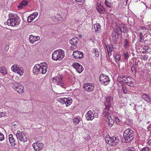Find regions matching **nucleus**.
Wrapping results in <instances>:
<instances>
[{"label": "nucleus", "instance_id": "obj_12", "mask_svg": "<svg viewBox=\"0 0 151 151\" xmlns=\"http://www.w3.org/2000/svg\"><path fill=\"white\" fill-rule=\"evenodd\" d=\"M110 139V145L115 146L119 141L118 137L116 136H113L111 137Z\"/></svg>", "mask_w": 151, "mask_h": 151}, {"label": "nucleus", "instance_id": "obj_3", "mask_svg": "<svg viewBox=\"0 0 151 151\" xmlns=\"http://www.w3.org/2000/svg\"><path fill=\"white\" fill-rule=\"evenodd\" d=\"M64 52L61 49L55 51L52 55V59L55 61L61 60L64 57Z\"/></svg>", "mask_w": 151, "mask_h": 151}, {"label": "nucleus", "instance_id": "obj_22", "mask_svg": "<svg viewBox=\"0 0 151 151\" xmlns=\"http://www.w3.org/2000/svg\"><path fill=\"white\" fill-rule=\"evenodd\" d=\"M119 29L120 31L121 32L126 33L127 31V27L124 24H122L119 26Z\"/></svg>", "mask_w": 151, "mask_h": 151}, {"label": "nucleus", "instance_id": "obj_52", "mask_svg": "<svg viewBox=\"0 0 151 151\" xmlns=\"http://www.w3.org/2000/svg\"><path fill=\"white\" fill-rule=\"evenodd\" d=\"M148 57V56L147 55H144L143 56L142 59L145 61H146L147 60Z\"/></svg>", "mask_w": 151, "mask_h": 151}, {"label": "nucleus", "instance_id": "obj_10", "mask_svg": "<svg viewBox=\"0 0 151 151\" xmlns=\"http://www.w3.org/2000/svg\"><path fill=\"white\" fill-rule=\"evenodd\" d=\"M73 66L79 73H81L83 70V66L78 63L76 62L73 63Z\"/></svg>", "mask_w": 151, "mask_h": 151}, {"label": "nucleus", "instance_id": "obj_26", "mask_svg": "<svg viewBox=\"0 0 151 151\" xmlns=\"http://www.w3.org/2000/svg\"><path fill=\"white\" fill-rule=\"evenodd\" d=\"M93 28L95 30V32H97L99 31L101 29V26L99 23H96L94 24L93 25Z\"/></svg>", "mask_w": 151, "mask_h": 151}, {"label": "nucleus", "instance_id": "obj_34", "mask_svg": "<svg viewBox=\"0 0 151 151\" xmlns=\"http://www.w3.org/2000/svg\"><path fill=\"white\" fill-rule=\"evenodd\" d=\"M57 84L58 85H59L61 87L63 88H65L66 89V87H64V83L62 81V80L59 81L57 82Z\"/></svg>", "mask_w": 151, "mask_h": 151}, {"label": "nucleus", "instance_id": "obj_14", "mask_svg": "<svg viewBox=\"0 0 151 151\" xmlns=\"http://www.w3.org/2000/svg\"><path fill=\"white\" fill-rule=\"evenodd\" d=\"M86 116L87 120H92L94 118V114L91 110H89L87 112Z\"/></svg>", "mask_w": 151, "mask_h": 151}, {"label": "nucleus", "instance_id": "obj_24", "mask_svg": "<svg viewBox=\"0 0 151 151\" xmlns=\"http://www.w3.org/2000/svg\"><path fill=\"white\" fill-rule=\"evenodd\" d=\"M96 9L97 11L100 14H104L105 12V9L103 6L96 8Z\"/></svg>", "mask_w": 151, "mask_h": 151}, {"label": "nucleus", "instance_id": "obj_29", "mask_svg": "<svg viewBox=\"0 0 151 151\" xmlns=\"http://www.w3.org/2000/svg\"><path fill=\"white\" fill-rule=\"evenodd\" d=\"M24 132H21L19 130H18L17 131V134L16 135V137L17 138V139H19L20 137H22V136L24 134Z\"/></svg>", "mask_w": 151, "mask_h": 151}, {"label": "nucleus", "instance_id": "obj_35", "mask_svg": "<svg viewBox=\"0 0 151 151\" xmlns=\"http://www.w3.org/2000/svg\"><path fill=\"white\" fill-rule=\"evenodd\" d=\"M136 66L132 65L131 69V70L132 73L134 75L136 74Z\"/></svg>", "mask_w": 151, "mask_h": 151}, {"label": "nucleus", "instance_id": "obj_8", "mask_svg": "<svg viewBox=\"0 0 151 151\" xmlns=\"http://www.w3.org/2000/svg\"><path fill=\"white\" fill-rule=\"evenodd\" d=\"M11 69L13 72H17V73L20 76L22 75L24 73L23 71L22 70L23 68L21 67L20 68L16 65H12L11 67Z\"/></svg>", "mask_w": 151, "mask_h": 151}, {"label": "nucleus", "instance_id": "obj_61", "mask_svg": "<svg viewBox=\"0 0 151 151\" xmlns=\"http://www.w3.org/2000/svg\"><path fill=\"white\" fill-rule=\"evenodd\" d=\"M139 41L141 42H142L143 41V39H142V37H139Z\"/></svg>", "mask_w": 151, "mask_h": 151}, {"label": "nucleus", "instance_id": "obj_54", "mask_svg": "<svg viewBox=\"0 0 151 151\" xmlns=\"http://www.w3.org/2000/svg\"><path fill=\"white\" fill-rule=\"evenodd\" d=\"M96 8H98V7H100V6H102L101 4L100 3H99V2H96Z\"/></svg>", "mask_w": 151, "mask_h": 151}, {"label": "nucleus", "instance_id": "obj_16", "mask_svg": "<svg viewBox=\"0 0 151 151\" xmlns=\"http://www.w3.org/2000/svg\"><path fill=\"white\" fill-rule=\"evenodd\" d=\"M32 145L35 151H39L42 149L43 144L41 143H37L36 144L34 143Z\"/></svg>", "mask_w": 151, "mask_h": 151}, {"label": "nucleus", "instance_id": "obj_20", "mask_svg": "<svg viewBox=\"0 0 151 151\" xmlns=\"http://www.w3.org/2000/svg\"><path fill=\"white\" fill-rule=\"evenodd\" d=\"M109 108H106L104 109L103 111V114L105 117L106 118V119H108V118L111 117L110 115L109 112L108 111V109Z\"/></svg>", "mask_w": 151, "mask_h": 151}, {"label": "nucleus", "instance_id": "obj_56", "mask_svg": "<svg viewBox=\"0 0 151 151\" xmlns=\"http://www.w3.org/2000/svg\"><path fill=\"white\" fill-rule=\"evenodd\" d=\"M19 78L18 77L16 76L14 78V79L13 78V80H14V82H17L15 81L19 80Z\"/></svg>", "mask_w": 151, "mask_h": 151}, {"label": "nucleus", "instance_id": "obj_1", "mask_svg": "<svg viewBox=\"0 0 151 151\" xmlns=\"http://www.w3.org/2000/svg\"><path fill=\"white\" fill-rule=\"evenodd\" d=\"M134 132L131 129H126L124 132L122 141L124 142H129L134 138Z\"/></svg>", "mask_w": 151, "mask_h": 151}, {"label": "nucleus", "instance_id": "obj_25", "mask_svg": "<svg viewBox=\"0 0 151 151\" xmlns=\"http://www.w3.org/2000/svg\"><path fill=\"white\" fill-rule=\"evenodd\" d=\"M106 121L108 122V125L110 127H111L113 125L114 121L111 117L108 119H106Z\"/></svg>", "mask_w": 151, "mask_h": 151}, {"label": "nucleus", "instance_id": "obj_15", "mask_svg": "<svg viewBox=\"0 0 151 151\" xmlns=\"http://www.w3.org/2000/svg\"><path fill=\"white\" fill-rule=\"evenodd\" d=\"M42 64V66H41V73L42 74H45L47 71V64L45 62H43L41 63Z\"/></svg>", "mask_w": 151, "mask_h": 151}, {"label": "nucleus", "instance_id": "obj_23", "mask_svg": "<svg viewBox=\"0 0 151 151\" xmlns=\"http://www.w3.org/2000/svg\"><path fill=\"white\" fill-rule=\"evenodd\" d=\"M64 100L65 101V104L66 106L70 105L72 102V99L70 98L68 99L65 98Z\"/></svg>", "mask_w": 151, "mask_h": 151}, {"label": "nucleus", "instance_id": "obj_13", "mask_svg": "<svg viewBox=\"0 0 151 151\" xmlns=\"http://www.w3.org/2000/svg\"><path fill=\"white\" fill-rule=\"evenodd\" d=\"M141 97L148 103H150L151 101V97L148 94L144 93H142L141 94Z\"/></svg>", "mask_w": 151, "mask_h": 151}, {"label": "nucleus", "instance_id": "obj_44", "mask_svg": "<svg viewBox=\"0 0 151 151\" xmlns=\"http://www.w3.org/2000/svg\"><path fill=\"white\" fill-rule=\"evenodd\" d=\"M104 4L105 5L108 7H110L111 6L110 5L111 4L109 3V2L108 1H107V0H105L104 1Z\"/></svg>", "mask_w": 151, "mask_h": 151}, {"label": "nucleus", "instance_id": "obj_59", "mask_svg": "<svg viewBox=\"0 0 151 151\" xmlns=\"http://www.w3.org/2000/svg\"><path fill=\"white\" fill-rule=\"evenodd\" d=\"M38 13L37 12H35L32 15L33 16V17L35 18L38 15Z\"/></svg>", "mask_w": 151, "mask_h": 151}, {"label": "nucleus", "instance_id": "obj_49", "mask_svg": "<svg viewBox=\"0 0 151 151\" xmlns=\"http://www.w3.org/2000/svg\"><path fill=\"white\" fill-rule=\"evenodd\" d=\"M21 2L22 4H23L25 6H27V4L28 3L27 1H26V0H23Z\"/></svg>", "mask_w": 151, "mask_h": 151}, {"label": "nucleus", "instance_id": "obj_18", "mask_svg": "<svg viewBox=\"0 0 151 151\" xmlns=\"http://www.w3.org/2000/svg\"><path fill=\"white\" fill-rule=\"evenodd\" d=\"M29 39L30 42L33 44L35 42L40 39V37L38 36L37 37L34 36L32 35H31L29 36Z\"/></svg>", "mask_w": 151, "mask_h": 151}, {"label": "nucleus", "instance_id": "obj_4", "mask_svg": "<svg viewBox=\"0 0 151 151\" xmlns=\"http://www.w3.org/2000/svg\"><path fill=\"white\" fill-rule=\"evenodd\" d=\"M12 87L14 89L19 93H22L24 91V88L21 83L17 82H12Z\"/></svg>", "mask_w": 151, "mask_h": 151}, {"label": "nucleus", "instance_id": "obj_38", "mask_svg": "<svg viewBox=\"0 0 151 151\" xmlns=\"http://www.w3.org/2000/svg\"><path fill=\"white\" fill-rule=\"evenodd\" d=\"M125 78V76H119L118 77V81L119 82L123 81V78Z\"/></svg>", "mask_w": 151, "mask_h": 151}, {"label": "nucleus", "instance_id": "obj_5", "mask_svg": "<svg viewBox=\"0 0 151 151\" xmlns=\"http://www.w3.org/2000/svg\"><path fill=\"white\" fill-rule=\"evenodd\" d=\"M100 81L101 83L104 86L108 85L110 81V80L108 76L104 74H101L99 78Z\"/></svg>", "mask_w": 151, "mask_h": 151}, {"label": "nucleus", "instance_id": "obj_9", "mask_svg": "<svg viewBox=\"0 0 151 151\" xmlns=\"http://www.w3.org/2000/svg\"><path fill=\"white\" fill-rule=\"evenodd\" d=\"M83 53L79 51H75L73 52V55L76 59H81L83 58Z\"/></svg>", "mask_w": 151, "mask_h": 151}, {"label": "nucleus", "instance_id": "obj_33", "mask_svg": "<svg viewBox=\"0 0 151 151\" xmlns=\"http://www.w3.org/2000/svg\"><path fill=\"white\" fill-rule=\"evenodd\" d=\"M105 46L107 50H108V48H109V53H111L114 48L113 46V45H112L111 46H110L109 45H105Z\"/></svg>", "mask_w": 151, "mask_h": 151}, {"label": "nucleus", "instance_id": "obj_39", "mask_svg": "<svg viewBox=\"0 0 151 151\" xmlns=\"http://www.w3.org/2000/svg\"><path fill=\"white\" fill-rule=\"evenodd\" d=\"M35 18L33 15H31L30 16H29L27 19V20L28 22H31Z\"/></svg>", "mask_w": 151, "mask_h": 151}, {"label": "nucleus", "instance_id": "obj_2", "mask_svg": "<svg viewBox=\"0 0 151 151\" xmlns=\"http://www.w3.org/2000/svg\"><path fill=\"white\" fill-rule=\"evenodd\" d=\"M9 19H8V23L12 26H16L20 23V21L17 14H9Z\"/></svg>", "mask_w": 151, "mask_h": 151}, {"label": "nucleus", "instance_id": "obj_31", "mask_svg": "<svg viewBox=\"0 0 151 151\" xmlns=\"http://www.w3.org/2000/svg\"><path fill=\"white\" fill-rule=\"evenodd\" d=\"M125 83H127V82L132 83V81H134V79L130 77H127L125 78Z\"/></svg>", "mask_w": 151, "mask_h": 151}, {"label": "nucleus", "instance_id": "obj_21", "mask_svg": "<svg viewBox=\"0 0 151 151\" xmlns=\"http://www.w3.org/2000/svg\"><path fill=\"white\" fill-rule=\"evenodd\" d=\"M9 139L10 143L13 146L15 145V139L13 137L12 134H10L9 135Z\"/></svg>", "mask_w": 151, "mask_h": 151}, {"label": "nucleus", "instance_id": "obj_45", "mask_svg": "<svg viewBox=\"0 0 151 151\" xmlns=\"http://www.w3.org/2000/svg\"><path fill=\"white\" fill-rule=\"evenodd\" d=\"M79 119L78 118H75L73 119V122L76 124H78L79 122Z\"/></svg>", "mask_w": 151, "mask_h": 151}, {"label": "nucleus", "instance_id": "obj_11", "mask_svg": "<svg viewBox=\"0 0 151 151\" xmlns=\"http://www.w3.org/2000/svg\"><path fill=\"white\" fill-rule=\"evenodd\" d=\"M41 65L39 64H36L34 66L33 69V73L35 75H37L38 74L41 73Z\"/></svg>", "mask_w": 151, "mask_h": 151}, {"label": "nucleus", "instance_id": "obj_58", "mask_svg": "<svg viewBox=\"0 0 151 151\" xmlns=\"http://www.w3.org/2000/svg\"><path fill=\"white\" fill-rule=\"evenodd\" d=\"M115 120L116 122V123H118L120 121V119H119L117 117H116L115 118Z\"/></svg>", "mask_w": 151, "mask_h": 151}, {"label": "nucleus", "instance_id": "obj_63", "mask_svg": "<svg viewBox=\"0 0 151 151\" xmlns=\"http://www.w3.org/2000/svg\"><path fill=\"white\" fill-rule=\"evenodd\" d=\"M141 28L142 29H145L146 30L147 29V27H145L142 26L141 27Z\"/></svg>", "mask_w": 151, "mask_h": 151}, {"label": "nucleus", "instance_id": "obj_28", "mask_svg": "<svg viewBox=\"0 0 151 151\" xmlns=\"http://www.w3.org/2000/svg\"><path fill=\"white\" fill-rule=\"evenodd\" d=\"M121 87L124 93L127 94L129 92V90H128L127 87L124 84H122Z\"/></svg>", "mask_w": 151, "mask_h": 151}, {"label": "nucleus", "instance_id": "obj_55", "mask_svg": "<svg viewBox=\"0 0 151 151\" xmlns=\"http://www.w3.org/2000/svg\"><path fill=\"white\" fill-rule=\"evenodd\" d=\"M63 76L62 75H60L58 77V79L59 80V81H61L62 79L63 78Z\"/></svg>", "mask_w": 151, "mask_h": 151}, {"label": "nucleus", "instance_id": "obj_60", "mask_svg": "<svg viewBox=\"0 0 151 151\" xmlns=\"http://www.w3.org/2000/svg\"><path fill=\"white\" fill-rule=\"evenodd\" d=\"M113 32H115L116 33L118 34V35H119V31L118 28L117 29H116L115 30V31Z\"/></svg>", "mask_w": 151, "mask_h": 151}, {"label": "nucleus", "instance_id": "obj_7", "mask_svg": "<svg viewBox=\"0 0 151 151\" xmlns=\"http://www.w3.org/2000/svg\"><path fill=\"white\" fill-rule=\"evenodd\" d=\"M94 84L91 83H86L83 84V88L85 91H91L94 88Z\"/></svg>", "mask_w": 151, "mask_h": 151}, {"label": "nucleus", "instance_id": "obj_42", "mask_svg": "<svg viewBox=\"0 0 151 151\" xmlns=\"http://www.w3.org/2000/svg\"><path fill=\"white\" fill-rule=\"evenodd\" d=\"M65 98H63L62 99H58V101L60 103L63 104H64L65 103V101L64 100L65 99Z\"/></svg>", "mask_w": 151, "mask_h": 151}, {"label": "nucleus", "instance_id": "obj_50", "mask_svg": "<svg viewBox=\"0 0 151 151\" xmlns=\"http://www.w3.org/2000/svg\"><path fill=\"white\" fill-rule=\"evenodd\" d=\"M150 149L148 147H144L141 150V151H150Z\"/></svg>", "mask_w": 151, "mask_h": 151}, {"label": "nucleus", "instance_id": "obj_40", "mask_svg": "<svg viewBox=\"0 0 151 151\" xmlns=\"http://www.w3.org/2000/svg\"><path fill=\"white\" fill-rule=\"evenodd\" d=\"M115 58L117 60L119 61L121 59L120 55H119L117 53H116L115 54Z\"/></svg>", "mask_w": 151, "mask_h": 151}, {"label": "nucleus", "instance_id": "obj_48", "mask_svg": "<svg viewBox=\"0 0 151 151\" xmlns=\"http://www.w3.org/2000/svg\"><path fill=\"white\" fill-rule=\"evenodd\" d=\"M4 139V135L0 132V140L2 141Z\"/></svg>", "mask_w": 151, "mask_h": 151}, {"label": "nucleus", "instance_id": "obj_46", "mask_svg": "<svg viewBox=\"0 0 151 151\" xmlns=\"http://www.w3.org/2000/svg\"><path fill=\"white\" fill-rule=\"evenodd\" d=\"M134 81H132V83H131V82H130L129 83L128 82H127L126 84L127 85L129 86H130L131 87H133L134 86V85L133 83Z\"/></svg>", "mask_w": 151, "mask_h": 151}, {"label": "nucleus", "instance_id": "obj_62", "mask_svg": "<svg viewBox=\"0 0 151 151\" xmlns=\"http://www.w3.org/2000/svg\"><path fill=\"white\" fill-rule=\"evenodd\" d=\"M147 143L149 145L151 146V139L150 140L148 141Z\"/></svg>", "mask_w": 151, "mask_h": 151}, {"label": "nucleus", "instance_id": "obj_47", "mask_svg": "<svg viewBox=\"0 0 151 151\" xmlns=\"http://www.w3.org/2000/svg\"><path fill=\"white\" fill-rule=\"evenodd\" d=\"M6 113H4L2 112H0V118L2 117H4L6 116Z\"/></svg>", "mask_w": 151, "mask_h": 151}, {"label": "nucleus", "instance_id": "obj_30", "mask_svg": "<svg viewBox=\"0 0 151 151\" xmlns=\"http://www.w3.org/2000/svg\"><path fill=\"white\" fill-rule=\"evenodd\" d=\"M19 139L20 141H23V142H25L27 140V138L24 134L22 137H20Z\"/></svg>", "mask_w": 151, "mask_h": 151}, {"label": "nucleus", "instance_id": "obj_19", "mask_svg": "<svg viewBox=\"0 0 151 151\" xmlns=\"http://www.w3.org/2000/svg\"><path fill=\"white\" fill-rule=\"evenodd\" d=\"M79 39L76 37H73L69 41V43L75 46L78 43Z\"/></svg>", "mask_w": 151, "mask_h": 151}, {"label": "nucleus", "instance_id": "obj_51", "mask_svg": "<svg viewBox=\"0 0 151 151\" xmlns=\"http://www.w3.org/2000/svg\"><path fill=\"white\" fill-rule=\"evenodd\" d=\"M25 6H24L23 4H22V2H21L19 5L18 6V8L19 9H22L23 7H25Z\"/></svg>", "mask_w": 151, "mask_h": 151}, {"label": "nucleus", "instance_id": "obj_41", "mask_svg": "<svg viewBox=\"0 0 151 151\" xmlns=\"http://www.w3.org/2000/svg\"><path fill=\"white\" fill-rule=\"evenodd\" d=\"M123 54L125 59L127 60L129 57V53L127 52H124Z\"/></svg>", "mask_w": 151, "mask_h": 151}, {"label": "nucleus", "instance_id": "obj_57", "mask_svg": "<svg viewBox=\"0 0 151 151\" xmlns=\"http://www.w3.org/2000/svg\"><path fill=\"white\" fill-rule=\"evenodd\" d=\"M143 49L144 50L146 51L148 49L149 47L148 46L145 45L144 46Z\"/></svg>", "mask_w": 151, "mask_h": 151}, {"label": "nucleus", "instance_id": "obj_32", "mask_svg": "<svg viewBox=\"0 0 151 151\" xmlns=\"http://www.w3.org/2000/svg\"><path fill=\"white\" fill-rule=\"evenodd\" d=\"M0 72L3 75H5L7 73L6 69L4 67H0Z\"/></svg>", "mask_w": 151, "mask_h": 151}, {"label": "nucleus", "instance_id": "obj_37", "mask_svg": "<svg viewBox=\"0 0 151 151\" xmlns=\"http://www.w3.org/2000/svg\"><path fill=\"white\" fill-rule=\"evenodd\" d=\"M134 20L132 18H130L128 19V22L130 26H132L134 24Z\"/></svg>", "mask_w": 151, "mask_h": 151}, {"label": "nucleus", "instance_id": "obj_27", "mask_svg": "<svg viewBox=\"0 0 151 151\" xmlns=\"http://www.w3.org/2000/svg\"><path fill=\"white\" fill-rule=\"evenodd\" d=\"M92 52L94 54L95 56L96 57L98 58L99 57V52L97 49L95 48L93 49Z\"/></svg>", "mask_w": 151, "mask_h": 151}, {"label": "nucleus", "instance_id": "obj_64", "mask_svg": "<svg viewBox=\"0 0 151 151\" xmlns=\"http://www.w3.org/2000/svg\"><path fill=\"white\" fill-rule=\"evenodd\" d=\"M4 24H7L9 26H10L9 25V24L8 23V19L7 20V22H5L4 23Z\"/></svg>", "mask_w": 151, "mask_h": 151}, {"label": "nucleus", "instance_id": "obj_36", "mask_svg": "<svg viewBox=\"0 0 151 151\" xmlns=\"http://www.w3.org/2000/svg\"><path fill=\"white\" fill-rule=\"evenodd\" d=\"M124 151H136L134 147H127Z\"/></svg>", "mask_w": 151, "mask_h": 151}, {"label": "nucleus", "instance_id": "obj_17", "mask_svg": "<svg viewBox=\"0 0 151 151\" xmlns=\"http://www.w3.org/2000/svg\"><path fill=\"white\" fill-rule=\"evenodd\" d=\"M119 35L115 32H113L112 37L113 42L114 44H116L117 42V40L119 38Z\"/></svg>", "mask_w": 151, "mask_h": 151}, {"label": "nucleus", "instance_id": "obj_6", "mask_svg": "<svg viewBox=\"0 0 151 151\" xmlns=\"http://www.w3.org/2000/svg\"><path fill=\"white\" fill-rule=\"evenodd\" d=\"M113 97L110 95H107L105 97L104 105L106 108H109L111 106L113 102Z\"/></svg>", "mask_w": 151, "mask_h": 151}, {"label": "nucleus", "instance_id": "obj_53", "mask_svg": "<svg viewBox=\"0 0 151 151\" xmlns=\"http://www.w3.org/2000/svg\"><path fill=\"white\" fill-rule=\"evenodd\" d=\"M128 44V41L127 39H126L125 40L124 46L127 47Z\"/></svg>", "mask_w": 151, "mask_h": 151}, {"label": "nucleus", "instance_id": "obj_43", "mask_svg": "<svg viewBox=\"0 0 151 151\" xmlns=\"http://www.w3.org/2000/svg\"><path fill=\"white\" fill-rule=\"evenodd\" d=\"M109 137H106L105 138V141L106 142L110 145V139L111 138V137L109 136Z\"/></svg>", "mask_w": 151, "mask_h": 151}]
</instances>
